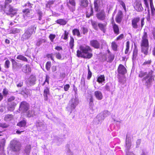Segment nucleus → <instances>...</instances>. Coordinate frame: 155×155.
<instances>
[{"instance_id": "31", "label": "nucleus", "mask_w": 155, "mask_h": 155, "mask_svg": "<svg viewBox=\"0 0 155 155\" xmlns=\"http://www.w3.org/2000/svg\"><path fill=\"white\" fill-rule=\"evenodd\" d=\"M80 5L83 7H87L88 3L87 0H80Z\"/></svg>"}, {"instance_id": "2", "label": "nucleus", "mask_w": 155, "mask_h": 155, "mask_svg": "<svg viewBox=\"0 0 155 155\" xmlns=\"http://www.w3.org/2000/svg\"><path fill=\"white\" fill-rule=\"evenodd\" d=\"M36 27V25L34 24L28 28L22 35L21 38V41H24L28 39L32 34L35 32Z\"/></svg>"}, {"instance_id": "49", "label": "nucleus", "mask_w": 155, "mask_h": 155, "mask_svg": "<svg viewBox=\"0 0 155 155\" xmlns=\"http://www.w3.org/2000/svg\"><path fill=\"white\" fill-rule=\"evenodd\" d=\"M130 46V43L129 41H127L126 42V48L125 51V53L126 54H128Z\"/></svg>"}, {"instance_id": "24", "label": "nucleus", "mask_w": 155, "mask_h": 155, "mask_svg": "<svg viewBox=\"0 0 155 155\" xmlns=\"http://www.w3.org/2000/svg\"><path fill=\"white\" fill-rule=\"evenodd\" d=\"M134 6L135 9L138 12H141L143 10V8L142 6L141 3L140 2H136Z\"/></svg>"}, {"instance_id": "15", "label": "nucleus", "mask_w": 155, "mask_h": 155, "mask_svg": "<svg viewBox=\"0 0 155 155\" xmlns=\"http://www.w3.org/2000/svg\"><path fill=\"white\" fill-rule=\"evenodd\" d=\"M96 16L98 19L103 20L105 19L106 15L104 11L102 10L97 14Z\"/></svg>"}, {"instance_id": "56", "label": "nucleus", "mask_w": 155, "mask_h": 155, "mask_svg": "<svg viewBox=\"0 0 155 155\" xmlns=\"http://www.w3.org/2000/svg\"><path fill=\"white\" fill-rule=\"evenodd\" d=\"M55 54V55L56 58L60 60L61 59L62 56L61 54L60 53L58 52H56Z\"/></svg>"}, {"instance_id": "5", "label": "nucleus", "mask_w": 155, "mask_h": 155, "mask_svg": "<svg viewBox=\"0 0 155 155\" xmlns=\"http://www.w3.org/2000/svg\"><path fill=\"white\" fill-rule=\"evenodd\" d=\"M79 103V100L77 98H72L69 101L67 109L69 112H70V114L71 113L72 111L75 109Z\"/></svg>"}, {"instance_id": "26", "label": "nucleus", "mask_w": 155, "mask_h": 155, "mask_svg": "<svg viewBox=\"0 0 155 155\" xmlns=\"http://www.w3.org/2000/svg\"><path fill=\"white\" fill-rule=\"evenodd\" d=\"M22 12L23 13V16L25 18L26 17H30L31 16V13L30 10L28 9H24L22 11Z\"/></svg>"}, {"instance_id": "45", "label": "nucleus", "mask_w": 155, "mask_h": 155, "mask_svg": "<svg viewBox=\"0 0 155 155\" xmlns=\"http://www.w3.org/2000/svg\"><path fill=\"white\" fill-rule=\"evenodd\" d=\"M98 24L97 22L95 21H92L91 22V24L93 27L96 30L98 29Z\"/></svg>"}, {"instance_id": "58", "label": "nucleus", "mask_w": 155, "mask_h": 155, "mask_svg": "<svg viewBox=\"0 0 155 155\" xmlns=\"http://www.w3.org/2000/svg\"><path fill=\"white\" fill-rule=\"evenodd\" d=\"M5 143V140L4 139H2L0 140V144L1 147H3Z\"/></svg>"}, {"instance_id": "29", "label": "nucleus", "mask_w": 155, "mask_h": 155, "mask_svg": "<svg viewBox=\"0 0 155 155\" xmlns=\"http://www.w3.org/2000/svg\"><path fill=\"white\" fill-rule=\"evenodd\" d=\"M107 58H106V59L107 60V61L111 63L114 59V55L111 54H107Z\"/></svg>"}, {"instance_id": "37", "label": "nucleus", "mask_w": 155, "mask_h": 155, "mask_svg": "<svg viewBox=\"0 0 155 155\" xmlns=\"http://www.w3.org/2000/svg\"><path fill=\"white\" fill-rule=\"evenodd\" d=\"M141 51L145 55H147L148 53L149 46H141Z\"/></svg>"}, {"instance_id": "55", "label": "nucleus", "mask_w": 155, "mask_h": 155, "mask_svg": "<svg viewBox=\"0 0 155 155\" xmlns=\"http://www.w3.org/2000/svg\"><path fill=\"white\" fill-rule=\"evenodd\" d=\"M50 77L48 75H46L45 77V80L42 84V85L44 86L45 85L46 83H47V84H49V80Z\"/></svg>"}, {"instance_id": "28", "label": "nucleus", "mask_w": 155, "mask_h": 155, "mask_svg": "<svg viewBox=\"0 0 155 155\" xmlns=\"http://www.w3.org/2000/svg\"><path fill=\"white\" fill-rule=\"evenodd\" d=\"M107 23L104 24H102L101 23H99L98 24V26L100 29L104 33L105 31V27H106Z\"/></svg>"}, {"instance_id": "60", "label": "nucleus", "mask_w": 155, "mask_h": 155, "mask_svg": "<svg viewBox=\"0 0 155 155\" xmlns=\"http://www.w3.org/2000/svg\"><path fill=\"white\" fill-rule=\"evenodd\" d=\"M120 4L122 6L124 10L126 11V8L124 2L122 0H120L119 1Z\"/></svg>"}, {"instance_id": "43", "label": "nucleus", "mask_w": 155, "mask_h": 155, "mask_svg": "<svg viewBox=\"0 0 155 155\" xmlns=\"http://www.w3.org/2000/svg\"><path fill=\"white\" fill-rule=\"evenodd\" d=\"M70 41L69 42V46L71 49H73L74 46V38L71 36L70 37Z\"/></svg>"}, {"instance_id": "6", "label": "nucleus", "mask_w": 155, "mask_h": 155, "mask_svg": "<svg viewBox=\"0 0 155 155\" xmlns=\"http://www.w3.org/2000/svg\"><path fill=\"white\" fill-rule=\"evenodd\" d=\"M130 137H128L127 135L126 138L125 152L126 155H135L132 152H130L129 150H130L131 143Z\"/></svg>"}, {"instance_id": "12", "label": "nucleus", "mask_w": 155, "mask_h": 155, "mask_svg": "<svg viewBox=\"0 0 155 155\" xmlns=\"http://www.w3.org/2000/svg\"><path fill=\"white\" fill-rule=\"evenodd\" d=\"M67 5L69 10L72 12L75 10L76 2L75 0H67Z\"/></svg>"}, {"instance_id": "40", "label": "nucleus", "mask_w": 155, "mask_h": 155, "mask_svg": "<svg viewBox=\"0 0 155 155\" xmlns=\"http://www.w3.org/2000/svg\"><path fill=\"white\" fill-rule=\"evenodd\" d=\"M118 81L119 82L122 84H124L125 82V80L123 76H121L120 75H118Z\"/></svg>"}, {"instance_id": "33", "label": "nucleus", "mask_w": 155, "mask_h": 155, "mask_svg": "<svg viewBox=\"0 0 155 155\" xmlns=\"http://www.w3.org/2000/svg\"><path fill=\"white\" fill-rule=\"evenodd\" d=\"M16 58L18 59L28 63L27 59L22 55H18L17 57Z\"/></svg>"}, {"instance_id": "47", "label": "nucleus", "mask_w": 155, "mask_h": 155, "mask_svg": "<svg viewBox=\"0 0 155 155\" xmlns=\"http://www.w3.org/2000/svg\"><path fill=\"white\" fill-rule=\"evenodd\" d=\"M37 13L38 17V20L39 21L41 20L43 15L42 12L40 10H38L37 11Z\"/></svg>"}, {"instance_id": "3", "label": "nucleus", "mask_w": 155, "mask_h": 155, "mask_svg": "<svg viewBox=\"0 0 155 155\" xmlns=\"http://www.w3.org/2000/svg\"><path fill=\"white\" fill-rule=\"evenodd\" d=\"M144 18H141L140 20V18L139 17H135L132 20V26L134 29H137L141 28L142 29L144 24Z\"/></svg>"}, {"instance_id": "13", "label": "nucleus", "mask_w": 155, "mask_h": 155, "mask_svg": "<svg viewBox=\"0 0 155 155\" xmlns=\"http://www.w3.org/2000/svg\"><path fill=\"white\" fill-rule=\"evenodd\" d=\"M147 38L148 37L147 32H144L142 37L141 43V46H149L148 40Z\"/></svg>"}, {"instance_id": "7", "label": "nucleus", "mask_w": 155, "mask_h": 155, "mask_svg": "<svg viewBox=\"0 0 155 155\" xmlns=\"http://www.w3.org/2000/svg\"><path fill=\"white\" fill-rule=\"evenodd\" d=\"M4 10L7 14L11 15V17H12L16 13V9L14 8L11 5L5 6Z\"/></svg>"}, {"instance_id": "9", "label": "nucleus", "mask_w": 155, "mask_h": 155, "mask_svg": "<svg viewBox=\"0 0 155 155\" xmlns=\"http://www.w3.org/2000/svg\"><path fill=\"white\" fill-rule=\"evenodd\" d=\"M29 108V105L27 102L23 101L21 102L19 108V110L23 113L27 111Z\"/></svg>"}, {"instance_id": "34", "label": "nucleus", "mask_w": 155, "mask_h": 155, "mask_svg": "<svg viewBox=\"0 0 155 155\" xmlns=\"http://www.w3.org/2000/svg\"><path fill=\"white\" fill-rule=\"evenodd\" d=\"M13 117L12 114H8L5 116L4 119L6 121H10L13 119Z\"/></svg>"}, {"instance_id": "57", "label": "nucleus", "mask_w": 155, "mask_h": 155, "mask_svg": "<svg viewBox=\"0 0 155 155\" xmlns=\"http://www.w3.org/2000/svg\"><path fill=\"white\" fill-rule=\"evenodd\" d=\"M51 66V63L50 62L48 61L47 62L46 65V68L47 70L49 71Z\"/></svg>"}, {"instance_id": "42", "label": "nucleus", "mask_w": 155, "mask_h": 155, "mask_svg": "<svg viewBox=\"0 0 155 155\" xmlns=\"http://www.w3.org/2000/svg\"><path fill=\"white\" fill-rule=\"evenodd\" d=\"M54 142H55L58 143V144L61 143L63 141V139L58 137L57 136L54 137Z\"/></svg>"}, {"instance_id": "32", "label": "nucleus", "mask_w": 155, "mask_h": 155, "mask_svg": "<svg viewBox=\"0 0 155 155\" xmlns=\"http://www.w3.org/2000/svg\"><path fill=\"white\" fill-rule=\"evenodd\" d=\"M56 22L58 24L61 25H65L67 23V21L63 19H60L56 21Z\"/></svg>"}, {"instance_id": "53", "label": "nucleus", "mask_w": 155, "mask_h": 155, "mask_svg": "<svg viewBox=\"0 0 155 155\" xmlns=\"http://www.w3.org/2000/svg\"><path fill=\"white\" fill-rule=\"evenodd\" d=\"M147 75V72H144L143 71H140L139 72V77L141 78Z\"/></svg>"}, {"instance_id": "51", "label": "nucleus", "mask_w": 155, "mask_h": 155, "mask_svg": "<svg viewBox=\"0 0 155 155\" xmlns=\"http://www.w3.org/2000/svg\"><path fill=\"white\" fill-rule=\"evenodd\" d=\"M111 46L112 49L114 51L117 50V46L115 42H113L111 44Z\"/></svg>"}, {"instance_id": "23", "label": "nucleus", "mask_w": 155, "mask_h": 155, "mask_svg": "<svg viewBox=\"0 0 155 155\" xmlns=\"http://www.w3.org/2000/svg\"><path fill=\"white\" fill-rule=\"evenodd\" d=\"M94 95L96 99L100 100L102 99L103 96L102 92L99 91H95L94 93Z\"/></svg>"}, {"instance_id": "18", "label": "nucleus", "mask_w": 155, "mask_h": 155, "mask_svg": "<svg viewBox=\"0 0 155 155\" xmlns=\"http://www.w3.org/2000/svg\"><path fill=\"white\" fill-rule=\"evenodd\" d=\"M36 81V77L33 75H31L28 79V82L29 85L31 86L35 84Z\"/></svg>"}, {"instance_id": "10", "label": "nucleus", "mask_w": 155, "mask_h": 155, "mask_svg": "<svg viewBox=\"0 0 155 155\" xmlns=\"http://www.w3.org/2000/svg\"><path fill=\"white\" fill-rule=\"evenodd\" d=\"M99 113L93 120V124L97 125L101 124L102 121L104 120V117H103L101 114Z\"/></svg>"}, {"instance_id": "36", "label": "nucleus", "mask_w": 155, "mask_h": 155, "mask_svg": "<svg viewBox=\"0 0 155 155\" xmlns=\"http://www.w3.org/2000/svg\"><path fill=\"white\" fill-rule=\"evenodd\" d=\"M105 77L104 75H101L98 77L97 81L99 83H102L105 81Z\"/></svg>"}, {"instance_id": "8", "label": "nucleus", "mask_w": 155, "mask_h": 155, "mask_svg": "<svg viewBox=\"0 0 155 155\" xmlns=\"http://www.w3.org/2000/svg\"><path fill=\"white\" fill-rule=\"evenodd\" d=\"M149 76H146L142 79V81L147 88H149L152 85V82L154 80L153 77H151Z\"/></svg>"}, {"instance_id": "16", "label": "nucleus", "mask_w": 155, "mask_h": 155, "mask_svg": "<svg viewBox=\"0 0 155 155\" xmlns=\"http://www.w3.org/2000/svg\"><path fill=\"white\" fill-rule=\"evenodd\" d=\"M122 18L123 13L121 11L119 10L118 11L115 18L116 22L118 24L120 23L122 20Z\"/></svg>"}, {"instance_id": "14", "label": "nucleus", "mask_w": 155, "mask_h": 155, "mask_svg": "<svg viewBox=\"0 0 155 155\" xmlns=\"http://www.w3.org/2000/svg\"><path fill=\"white\" fill-rule=\"evenodd\" d=\"M118 75H124L127 72V70L124 65L120 64L118 67L117 70Z\"/></svg>"}, {"instance_id": "41", "label": "nucleus", "mask_w": 155, "mask_h": 155, "mask_svg": "<svg viewBox=\"0 0 155 155\" xmlns=\"http://www.w3.org/2000/svg\"><path fill=\"white\" fill-rule=\"evenodd\" d=\"M36 126L37 127H41L42 129H44L45 125L43 122L38 121L36 122Z\"/></svg>"}, {"instance_id": "59", "label": "nucleus", "mask_w": 155, "mask_h": 155, "mask_svg": "<svg viewBox=\"0 0 155 155\" xmlns=\"http://www.w3.org/2000/svg\"><path fill=\"white\" fill-rule=\"evenodd\" d=\"M147 16L146 17V18L147 19V20L148 21H150V10L149 9H148L147 10Z\"/></svg>"}, {"instance_id": "62", "label": "nucleus", "mask_w": 155, "mask_h": 155, "mask_svg": "<svg viewBox=\"0 0 155 155\" xmlns=\"http://www.w3.org/2000/svg\"><path fill=\"white\" fill-rule=\"evenodd\" d=\"M15 97L13 96H11L10 97H9L8 99V103H11L12 102H13V101H14L15 99Z\"/></svg>"}, {"instance_id": "38", "label": "nucleus", "mask_w": 155, "mask_h": 155, "mask_svg": "<svg viewBox=\"0 0 155 155\" xmlns=\"http://www.w3.org/2000/svg\"><path fill=\"white\" fill-rule=\"evenodd\" d=\"M100 114H102V115L103 117L105 118L109 115L110 114V112L107 110H104L103 112L100 113Z\"/></svg>"}, {"instance_id": "50", "label": "nucleus", "mask_w": 155, "mask_h": 155, "mask_svg": "<svg viewBox=\"0 0 155 155\" xmlns=\"http://www.w3.org/2000/svg\"><path fill=\"white\" fill-rule=\"evenodd\" d=\"M111 84L110 83H107L104 86L105 89L107 91H110V87Z\"/></svg>"}, {"instance_id": "64", "label": "nucleus", "mask_w": 155, "mask_h": 155, "mask_svg": "<svg viewBox=\"0 0 155 155\" xmlns=\"http://www.w3.org/2000/svg\"><path fill=\"white\" fill-rule=\"evenodd\" d=\"M82 31L83 33L85 35L88 32V29L87 28L85 27H82Z\"/></svg>"}, {"instance_id": "21", "label": "nucleus", "mask_w": 155, "mask_h": 155, "mask_svg": "<svg viewBox=\"0 0 155 155\" xmlns=\"http://www.w3.org/2000/svg\"><path fill=\"white\" fill-rule=\"evenodd\" d=\"M111 23L114 33L118 35L119 33V29L118 25L115 24L114 21H112Z\"/></svg>"}, {"instance_id": "27", "label": "nucleus", "mask_w": 155, "mask_h": 155, "mask_svg": "<svg viewBox=\"0 0 155 155\" xmlns=\"http://www.w3.org/2000/svg\"><path fill=\"white\" fill-rule=\"evenodd\" d=\"M138 54V50L137 48L134 49L132 55V60L133 62H134L136 59L137 57Z\"/></svg>"}, {"instance_id": "25", "label": "nucleus", "mask_w": 155, "mask_h": 155, "mask_svg": "<svg viewBox=\"0 0 155 155\" xmlns=\"http://www.w3.org/2000/svg\"><path fill=\"white\" fill-rule=\"evenodd\" d=\"M49 89L48 87H45L44 91V96L45 100L47 101L48 99V95H49Z\"/></svg>"}, {"instance_id": "20", "label": "nucleus", "mask_w": 155, "mask_h": 155, "mask_svg": "<svg viewBox=\"0 0 155 155\" xmlns=\"http://www.w3.org/2000/svg\"><path fill=\"white\" fill-rule=\"evenodd\" d=\"M91 45L95 48L98 49L100 48V44L96 40H92L90 41Z\"/></svg>"}, {"instance_id": "1", "label": "nucleus", "mask_w": 155, "mask_h": 155, "mask_svg": "<svg viewBox=\"0 0 155 155\" xmlns=\"http://www.w3.org/2000/svg\"><path fill=\"white\" fill-rule=\"evenodd\" d=\"M80 50L77 51V56L78 57H81L85 58L90 59L92 56V50L88 46H81L80 47Z\"/></svg>"}, {"instance_id": "54", "label": "nucleus", "mask_w": 155, "mask_h": 155, "mask_svg": "<svg viewBox=\"0 0 155 155\" xmlns=\"http://www.w3.org/2000/svg\"><path fill=\"white\" fill-rule=\"evenodd\" d=\"M68 32H67V31H64V33L63 35L61 38H63L65 40H67L68 39Z\"/></svg>"}, {"instance_id": "17", "label": "nucleus", "mask_w": 155, "mask_h": 155, "mask_svg": "<svg viewBox=\"0 0 155 155\" xmlns=\"http://www.w3.org/2000/svg\"><path fill=\"white\" fill-rule=\"evenodd\" d=\"M102 3L101 0H94V5L95 10L96 12H98L100 10V6Z\"/></svg>"}, {"instance_id": "39", "label": "nucleus", "mask_w": 155, "mask_h": 155, "mask_svg": "<svg viewBox=\"0 0 155 155\" xmlns=\"http://www.w3.org/2000/svg\"><path fill=\"white\" fill-rule=\"evenodd\" d=\"M72 33L74 35H77L78 37H81L80 32L79 30L77 28L73 30Z\"/></svg>"}, {"instance_id": "52", "label": "nucleus", "mask_w": 155, "mask_h": 155, "mask_svg": "<svg viewBox=\"0 0 155 155\" xmlns=\"http://www.w3.org/2000/svg\"><path fill=\"white\" fill-rule=\"evenodd\" d=\"M10 62L9 60H6L5 62L4 67L6 68H9L10 65Z\"/></svg>"}, {"instance_id": "61", "label": "nucleus", "mask_w": 155, "mask_h": 155, "mask_svg": "<svg viewBox=\"0 0 155 155\" xmlns=\"http://www.w3.org/2000/svg\"><path fill=\"white\" fill-rule=\"evenodd\" d=\"M8 127V125L5 123H0V127L2 128H7Z\"/></svg>"}, {"instance_id": "30", "label": "nucleus", "mask_w": 155, "mask_h": 155, "mask_svg": "<svg viewBox=\"0 0 155 155\" xmlns=\"http://www.w3.org/2000/svg\"><path fill=\"white\" fill-rule=\"evenodd\" d=\"M26 124V121L23 120L19 121L17 124V126L20 127H24Z\"/></svg>"}, {"instance_id": "48", "label": "nucleus", "mask_w": 155, "mask_h": 155, "mask_svg": "<svg viewBox=\"0 0 155 155\" xmlns=\"http://www.w3.org/2000/svg\"><path fill=\"white\" fill-rule=\"evenodd\" d=\"M93 15V8L91 7V8L90 11L89 12L87 11L86 13V17L87 18H89L90 16Z\"/></svg>"}, {"instance_id": "4", "label": "nucleus", "mask_w": 155, "mask_h": 155, "mask_svg": "<svg viewBox=\"0 0 155 155\" xmlns=\"http://www.w3.org/2000/svg\"><path fill=\"white\" fill-rule=\"evenodd\" d=\"M21 143L17 140L14 139L10 142V148L14 152H19L21 150Z\"/></svg>"}, {"instance_id": "46", "label": "nucleus", "mask_w": 155, "mask_h": 155, "mask_svg": "<svg viewBox=\"0 0 155 155\" xmlns=\"http://www.w3.org/2000/svg\"><path fill=\"white\" fill-rule=\"evenodd\" d=\"M21 29L17 28H14L11 30V33L13 34L18 33L20 32Z\"/></svg>"}, {"instance_id": "44", "label": "nucleus", "mask_w": 155, "mask_h": 155, "mask_svg": "<svg viewBox=\"0 0 155 155\" xmlns=\"http://www.w3.org/2000/svg\"><path fill=\"white\" fill-rule=\"evenodd\" d=\"M31 148V147L30 145H29L26 146L25 150V152L26 155H28L30 152Z\"/></svg>"}, {"instance_id": "22", "label": "nucleus", "mask_w": 155, "mask_h": 155, "mask_svg": "<svg viewBox=\"0 0 155 155\" xmlns=\"http://www.w3.org/2000/svg\"><path fill=\"white\" fill-rule=\"evenodd\" d=\"M22 71L26 74H29L30 73L31 71L30 65L27 64L24 65L22 68Z\"/></svg>"}, {"instance_id": "11", "label": "nucleus", "mask_w": 155, "mask_h": 155, "mask_svg": "<svg viewBox=\"0 0 155 155\" xmlns=\"http://www.w3.org/2000/svg\"><path fill=\"white\" fill-rule=\"evenodd\" d=\"M12 65V69L14 71H16L18 70L22 66L21 63L17 62L13 59L11 58L10 59Z\"/></svg>"}, {"instance_id": "35", "label": "nucleus", "mask_w": 155, "mask_h": 155, "mask_svg": "<svg viewBox=\"0 0 155 155\" xmlns=\"http://www.w3.org/2000/svg\"><path fill=\"white\" fill-rule=\"evenodd\" d=\"M21 94L23 95H25L28 96L30 94V90L25 88L22 91Z\"/></svg>"}, {"instance_id": "19", "label": "nucleus", "mask_w": 155, "mask_h": 155, "mask_svg": "<svg viewBox=\"0 0 155 155\" xmlns=\"http://www.w3.org/2000/svg\"><path fill=\"white\" fill-rule=\"evenodd\" d=\"M17 102L15 101L11 103H8L7 107L8 109L10 111H13L15 109V107L16 105Z\"/></svg>"}, {"instance_id": "63", "label": "nucleus", "mask_w": 155, "mask_h": 155, "mask_svg": "<svg viewBox=\"0 0 155 155\" xmlns=\"http://www.w3.org/2000/svg\"><path fill=\"white\" fill-rule=\"evenodd\" d=\"M2 93L4 96H6L8 94V89L6 88H4L3 89Z\"/></svg>"}]
</instances>
